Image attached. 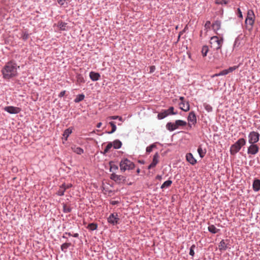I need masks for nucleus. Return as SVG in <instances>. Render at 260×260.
<instances>
[{
	"label": "nucleus",
	"mask_w": 260,
	"mask_h": 260,
	"mask_svg": "<svg viewBox=\"0 0 260 260\" xmlns=\"http://www.w3.org/2000/svg\"><path fill=\"white\" fill-rule=\"evenodd\" d=\"M19 67L13 61L8 62L3 69L2 72L5 79H10L17 74V69Z\"/></svg>",
	"instance_id": "1"
},
{
	"label": "nucleus",
	"mask_w": 260,
	"mask_h": 260,
	"mask_svg": "<svg viewBox=\"0 0 260 260\" xmlns=\"http://www.w3.org/2000/svg\"><path fill=\"white\" fill-rule=\"evenodd\" d=\"M245 144L246 141L244 138L239 139L235 143L231 146L230 148L231 154L233 155L236 154Z\"/></svg>",
	"instance_id": "2"
},
{
	"label": "nucleus",
	"mask_w": 260,
	"mask_h": 260,
	"mask_svg": "<svg viewBox=\"0 0 260 260\" xmlns=\"http://www.w3.org/2000/svg\"><path fill=\"white\" fill-rule=\"evenodd\" d=\"M223 40L222 37L217 36L212 37L210 40V46L214 49L218 50L221 48L223 44Z\"/></svg>",
	"instance_id": "3"
},
{
	"label": "nucleus",
	"mask_w": 260,
	"mask_h": 260,
	"mask_svg": "<svg viewBox=\"0 0 260 260\" xmlns=\"http://www.w3.org/2000/svg\"><path fill=\"white\" fill-rule=\"evenodd\" d=\"M134 168V164L127 158L123 159L120 161V168L122 171H125L127 170H132Z\"/></svg>",
	"instance_id": "4"
},
{
	"label": "nucleus",
	"mask_w": 260,
	"mask_h": 260,
	"mask_svg": "<svg viewBox=\"0 0 260 260\" xmlns=\"http://www.w3.org/2000/svg\"><path fill=\"white\" fill-rule=\"evenodd\" d=\"M259 134L255 131L250 132L248 136V142L249 144H256L259 140Z\"/></svg>",
	"instance_id": "5"
},
{
	"label": "nucleus",
	"mask_w": 260,
	"mask_h": 260,
	"mask_svg": "<svg viewBox=\"0 0 260 260\" xmlns=\"http://www.w3.org/2000/svg\"><path fill=\"white\" fill-rule=\"evenodd\" d=\"M255 15L253 10H249L247 11V17L245 20V23L247 25L252 26L254 22Z\"/></svg>",
	"instance_id": "6"
},
{
	"label": "nucleus",
	"mask_w": 260,
	"mask_h": 260,
	"mask_svg": "<svg viewBox=\"0 0 260 260\" xmlns=\"http://www.w3.org/2000/svg\"><path fill=\"white\" fill-rule=\"evenodd\" d=\"M259 146L256 144H250L247 149V153L249 154L255 155L259 151Z\"/></svg>",
	"instance_id": "7"
},
{
	"label": "nucleus",
	"mask_w": 260,
	"mask_h": 260,
	"mask_svg": "<svg viewBox=\"0 0 260 260\" xmlns=\"http://www.w3.org/2000/svg\"><path fill=\"white\" fill-rule=\"evenodd\" d=\"M4 110L10 114H18L21 111V109L16 107L7 106L4 108Z\"/></svg>",
	"instance_id": "8"
},
{
	"label": "nucleus",
	"mask_w": 260,
	"mask_h": 260,
	"mask_svg": "<svg viewBox=\"0 0 260 260\" xmlns=\"http://www.w3.org/2000/svg\"><path fill=\"white\" fill-rule=\"evenodd\" d=\"M119 220V218L117 213H112L108 218V222L113 225L117 224Z\"/></svg>",
	"instance_id": "9"
},
{
	"label": "nucleus",
	"mask_w": 260,
	"mask_h": 260,
	"mask_svg": "<svg viewBox=\"0 0 260 260\" xmlns=\"http://www.w3.org/2000/svg\"><path fill=\"white\" fill-rule=\"evenodd\" d=\"M159 155L158 153H156L153 158L152 162L148 166V169H151L156 166V165L158 164L159 161Z\"/></svg>",
	"instance_id": "10"
},
{
	"label": "nucleus",
	"mask_w": 260,
	"mask_h": 260,
	"mask_svg": "<svg viewBox=\"0 0 260 260\" xmlns=\"http://www.w3.org/2000/svg\"><path fill=\"white\" fill-rule=\"evenodd\" d=\"M111 179L118 183H121L124 180V177L113 173L111 175Z\"/></svg>",
	"instance_id": "11"
},
{
	"label": "nucleus",
	"mask_w": 260,
	"mask_h": 260,
	"mask_svg": "<svg viewBox=\"0 0 260 260\" xmlns=\"http://www.w3.org/2000/svg\"><path fill=\"white\" fill-rule=\"evenodd\" d=\"M187 119L189 122L191 123L192 124H194L197 122L196 116L194 112L192 111L189 113Z\"/></svg>",
	"instance_id": "12"
},
{
	"label": "nucleus",
	"mask_w": 260,
	"mask_h": 260,
	"mask_svg": "<svg viewBox=\"0 0 260 260\" xmlns=\"http://www.w3.org/2000/svg\"><path fill=\"white\" fill-rule=\"evenodd\" d=\"M186 158L187 161L192 165H194L197 163V160L194 158L192 154L190 153L186 154Z\"/></svg>",
	"instance_id": "13"
},
{
	"label": "nucleus",
	"mask_w": 260,
	"mask_h": 260,
	"mask_svg": "<svg viewBox=\"0 0 260 260\" xmlns=\"http://www.w3.org/2000/svg\"><path fill=\"white\" fill-rule=\"evenodd\" d=\"M227 241L222 240L218 245V248L220 251H224L228 248V243L226 242Z\"/></svg>",
	"instance_id": "14"
},
{
	"label": "nucleus",
	"mask_w": 260,
	"mask_h": 260,
	"mask_svg": "<svg viewBox=\"0 0 260 260\" xmlns=\"http://www.w3.org/2000/svg\"><path fill=\"white\" fill-rule=\"evenodd\" d=\"M180 109L184 111H188L189 110V105L188 102L186 103L184 102H181L180 104Z\"/></svg>",
	"instance_id": "15"
},
{
	"label": "nucleus",
	"mask_w": 260,
	"mask_h": 260,
	"mask_svg": "<svg viewBox=\"0 0 260 260\" xmlns=\"http://www.w3.org/2000/svg\"><path fill=\"white\" fill-rule=\"evenodd\" d=\"M166 128H167L168 130L171 132L173 131L176 129L178 128L175 122H168L166 125Z\"/></svg>",
	"instance_id": "16"
},
{
	"label": "nucleus",
	"mask_w": 260,
	"mask_h": 260,
	"mask_svg": "<svg viewBox=\"0 0 260 260\" xmlns=\"http://www.w3.org/2000/svg\"><path fill=\"white\" fill-rule=\"evenodd\" d=\"M89 77L92 81H97L100 78V75L98 73L91 72L89 74Z\"/></svg>",
	"instance_id": "17"
},
{
	"label": "nucleus",
	"mask_w": 260,
	"mask_h": 260,
	"mask_svg": "<svg viewBox=\"0 0 260 260\" xmlns=\"http://www.w3.org/2000/svg\"><path fill=\"white\" fill-rule=\"evenodd\" d=\"M253 189L254 191H257L260 189V180L255 179L253 183Z\"/></svg>",
	"instance_id": "18"
},
{
	"label": "nucleus",
	"mask_w": 260,
	"mask_h": 260,
	"mask_svg": "<svg viewBox=\"0 0 260 260\" xmlns=\"http://www.w3.org/2000/svg\"><path fill=\"white\" fill-rule=\"evenodd\" d=\"M212 28L215 31H217L220 28L221 26V23L219 21H216L214 23H213L212 25Z\"/></svg>",
	"instance_id": "19"
},
{
	"label": "nucleus",
	"mask_w": 260,
	"mask_h": 260,
	"mask_svg": "<svg viewBox=\"0 0 260 260\" xmlns=\"http://www.w3.org/2000/svg\"><path fill=\"white\" fill-rule=\"evenodd\" d=\"M72 150L76 153L78 154H81L83 153L84 150L83 149L79 147H77L76 146H72L71 147Z\"/></svg>",
	"instance_id": "20"
},
{
	"label": "nucleus",
	"mask_w": 260,
	"mask_h": 260,
	"mask_svg": "<svg viewBox=\"0 0 260 260\" xmlns=\"http://www.w3.org/2000/svg\"><path fill=\"white\" fill-rule=\"evenodd\" d=\"M168 115V111L164 110L162 112L158 114L157 117L159 119H162L167 117Z\"/></svg>",
	"instance_id": "21"
},
{
	"label": "nucleus",
	"mask_w": 260,
	"mask_h": 260,
	"mask_svg": "<svg viewBox=\"0 0 260 260\" xmlns=\"http://www.w3.org/2000/svg\"><path fill=\"white\" fill-rule=\"evenodd\" d=\"M112 144L115 149H119L121 147L122 143L119 140H116L113 142Z\"/></svg>",
	"instance_id": "22"
},
{
	"label": "nucleus",
	"mask_w": 260,
	"mask_h": 260,
	"mask_svg": "<svg viewBox=\"0 0 260 260\" xmlns=\"http://www.w3.org/2000/svg\"><path fill=\"white\" fill-rule=\"evenodd\" d=\"M208 230L213 234L217 233L219 230L217 229L214 225H210L208 226Z\"/></svg>",
	"instance_id": "23"
},
{
	"label": "nucleus",
	"mask_w": 260,
	"mask_h": 260,
	"mask_svg": "<svg viewBox=\"0 0 260 260\" xmlns=\"http://www.w3.org/2000/svg\"><path fill=\"white\" fill-rule=\"evenodd\" d=\"M67 23L62 21H59L58 23V27L61 30H65L66 29Z\"/></svg>",
	"instance_id": "24"
},
{
	"label": "nucleus",
	"mask_w": 260,
	"mask_h": 260,
	"mask_svg": "<svg viewBox=\"0 0 260 260\" xmlns=\"http://www.w3.org/2000/svg\"><path fill=\"white\" fill-rule=\"evenodd\" d=\"M72 133V128H67L64 131L63 136L65 137L66 140H67L68 137Z\"/></svg>",
	"instance_id": "25"
},
{
	"label": "nucleus",
	"mask_w": 260,
	"mask_h": 260,
	"mask_svg": "<svg viewBox=\"0 0 260 260\" xmlns=\"http://www.w3.org/2000/svg\"><path fill=\"white\" fill-rule=\"evenodd\" d=\"M175 123L178 128L179 127V126H185L187 124L186 121H184L182 120H176Z\"/></svg>",
	"instance_id": "26"
},
{
	"label": "nucleus",
	"mask_w": 260,
	"mask_h": 260,
	"mask_svg": "<svg viewBox=\"0 0 260 260\" xmlns=\"http://www.w3.org/2000/svg\"><path fill=\"white\" fill-rule=\"evenodd\" d=\"M209 49L207 45L203 46L202 49V54L203 57H205L207 55V53L208 52Z\"/></svg>",
	"instance_id": "27"
},
{
	"label": "nucleus",
	"mask_w": 260,
	"mask_h": 260,
	"mask_svg": "<svg viewBox=\"0 0 260 260\" xmlns=\"http://www.w3.org/2000/svg\"><path fill=\"white\" fill-rule=\"evenodd\" d=\"M66 188L62 184L61 186H60L59 190H58L57 194L59 196H62L64 194V192L66 191Z\"/></svg>",
	"instance_id": "28"
},
{
	"label": "nucleus",
	"mask_w": 260,
	"mask_h": 260,
	"mask_svg": "<svg viewBox=\"0 0 260 260\" xmlns=\"http://www.w3.org/2000/svg\"><path fill=\"white\" fill-rule=\"evenodd\" d=\"M84 97H85V96L83 94H79L76 96V98L74 100V102L75 103H79V102L82 101V100H83L84 99Z\"/></svg>",
	"instance_id": "29"
},
{
	"label": "nucleus",
	"mask_w": 260,
	"mask_h": 260,
	"mask_svg": "<svg viewBox=\"0 0 260 260\" xmlns=\"http://www.w3.org/2000/svg\"><path fill=\"white\" fill-rule=\"evenodd\" d=\"M71 245V243H64L61 246V249L62 251L66 252V250Z\"/></svg>",
	"instance_id": "30"
},
{
	"label": "nucleus",
	"mask_w": 260,
	"mask_h": 260,
	"mask_svg": "<svg viewBox=\"0 0 260 260\" xmlns=\"http://www.w3.org/2000/svg\"><path fill=\"white\" fill-rule=\"evenodd\" d=\"M198 152L201 158H203L205 156L206 153V151L202 149L201 146H199L198 147Z\"/></svg>",
	"instance_id": "31"
},
{
	"label": "nucleus",
	"mask_w": 260,
	"mask_h": 260,
	"mask_svg": "<svg viewBox=\"0 0 260 260\" xmlns=\"http://www.w3.org/2000/svg\"><path fill=\"white\" fill-rule=\"evenodd\" d=\"M172 181L171 180H167L166 181H165L161 186V189H163V188H166V187H169L170 186H171V185L172 184Z\"/></svg>",
	"instance_id": "32"
},
{
	"label": "nucleus",
	"mask_w": 260,
	"mask_h": 260,
	"mask_svg": "<svg viewBox=\"0 0 260 260\" xmlns=\"http://www.w3.org/2000/svg\"><path fill=\"white\" fill-rule=\"evenodd\" d=\"M76 78H77V82L79 84H80L81 83H84L85 82L84 78L82 77V75H81L80 74H78L77 75Z\"/></svg>",
	"instance_id": "33"
},
{
	"label": "nucleus",
	"mask_w": 260,
	"mask_h": 260,
	"mask_svg": "<svg viewBox=\"0 0 260 260\" xmlns=\"http://www.w3.org/2000/svg\"><path fill=\"white\" fill-rule=\"evenodd\" d=\"M109 124H110V125L112 127V130L111 132H108V133L110 134L113 133L114 132H115L116 131V126L115 123L113 121L110 122Z\"/></svg>",
	"instance_id": "34"
},
{
	"label": "nucleus",
	"mask_w": 260,
	"mask_h": 260,
	"mask_svg": "<svg viewBox=\"0 0 260 260\" xmlns=\"http://www.w3.org/2000/svg\"><path fill=\"white\" fill-rule=\"evenodd\" d=\"M97 228V224L94 223H89L87 226V229L89 230L93 231Z\"/></svg>",
	"instance_id": "35"
},
{
	"label": "nucleus",
	"mask_w": 260,
	"mask_h": 260,
	"mask_svg": "<svg viewBox=\"0 0 260 260\" xmlns=\"http://www.w3.org/2000/svg\"><path fill=\"white\" fill-rule=\"evenodd\" d=\"M156 147V146L155 144H151V145L146 148V152L148 153L151 152L152 151V149L154 148H155Z\"/></svg>",
	"instance_id": "36"
},
{
	"label": "nucleus",
	"mask_w": 260,
	"mask_h": 260,
	"mask_svg": "<svg viewBox=\"0 0 260 260\" xmlns=\"http://www.w3.org/2000/svg\"><path fill=\"white\" fill-rule=\"evenodd\" d=\"M63 210L64 213H70L71 211V208L66 204L63 205Z\"/></svg>",
	"instance_id": "37"
},
{
	"label": "nucleus",
	"mask_w": 260,
	"mask_h": 260,
	"mask_svg": "<svg viewBox=\"0 0 260 260\" xmlns=\"http://www.w3.org/2000/svg\"><path fill=\"white\" fill-rule=\"evenodd\" d=\"M112 146H113L112 143H108V144L107 145V146L106 147V148L104 150V153L105 154V153H107L110 150V149L112 148Z\"/></svg>",
	"instance_id": "38"
},
{
	"label": "nucleus",
	"mask_w": 260,
	"mask_h": 260,
	"mask_svg": "<svg viewBox=\"0 0 260 260\" xmlns=\"http://www.w3.org/2000/svg\"><path fill=\"white\" fill-rule=\"evenodd\" d=\"M228 74V71L227 69H226V70H224L221 71L219 73L216 74L215 76H222V75H227Z\"/></svg>",
	"instance_id": "39"
},
{
	"label": "nucleus",
	"mask_w": 260,
	"mask_h": 260,
	"mask_svg": "<svg viewBox=\"0 0 260 260\" xmlns=\"http://www.w3.org/2000/svg\"><path fill=\"white\" fill-rule=\"evenodd\" d=\"M216 3L217 4H220V5H226L228 4V1L226 0H216Z\"/></svg>",
	"instance_id": "40"
},
{
	"label": "nucleus",
	"mask_w": 260,
	"mask_h": 260,
	"mask_svg": "<svg viewBox=\"0 0 260 260\" xmlns=\"http://www.w3.org/2000/svg\"><path fill=\"white\" fill-rule=\"evenodd\" d=\"M110 164V170L111 172L114 171L118 170V168L117 166L114 165V164L112 165V164H111V163Z\"/></svg>",
	"instance_id": "41"
},
{
	"label": "nucleus",
	"mask_w": 260,
	"mask_h": 260,
	"mask_svg": "<svg viewBox=\"0 0 260 260\" xmlns=\"http://www.w3.org/2000/svg\"><path fill=\"white\" fill-rule=\"evenodd\" d=\"M204 107L205 109L208 111V112H211L212 110V107L207 104H204Z\"/></svg>",
	"instance_id": "42"
},
{
	"label": "nucleus",
	"mask_w": 260,
	"mask_h": 260,
	"mask_svg": "<svg viewBox=\"0 0 260 260\" xmlns=\"http://www.w3.org/2000/svg\"><path fill=\"white\" fill-rule=\"evenodd\" d=\"M196 247V246L195 245H192L190 248V250H189V254L191 256H193L194 254V248Z\"/></svg>",
	"instance_id": "43"
},
{
	"label": "nucleus",
	"mask_w": 260,
	"mask_h": 260,
	"mask_svg": "<svg viewBox=\"0 0 260 260\" xmlns=\"http://www.w3.org/2000/svg\"><path fill=\"white\" fill-rule=\"evenodd\" d=\"M166 111H168V113H169V114H172V115H175L176 114V113H174V108L173 107H170L168 110H167Z\"/></svg>",
	"instance_id": "44"
},
{
	"label": "nucleus",
	"mask_w": 260,
	"mask_h": 260,
	"mask_svg": "<svg viewBox=\"0 0 260 260\" xmlns=\"http://www.w3.org/2000/svg\"><path fill=\"white\" fill-rule=\"evenodd\" d=\"M29 35L27 33L24 32H23L21 36V38L23 40H26L28 38Z\"/></svg>",
	"instance_id": "45"
},
{
	"label": "nucleus",
	"mask_w": 260,
	"mask_h": 260,
	"mask_svg": "<svg viewBox=\"0 0 260 260\" xmlns=\"http://www.w3.org/2000/svg\"><path fill=\"white\" fill-rule=\"evenodd\" d=\"M117 118H118L120 121L122 120V118L121 117H119L118 116H112L107 118L108 119H116Z\"/></svg>",
	"instance_id": "46"
},
{
	"label": "nucleus",
	"mask_w": 260,
	"mask_h": 260,
	"mask_svg": "<svg viewBox=\"0 0 260 260\" xmlns=\"http://www.w3.org/2000/svg\"><path fill=\"white\" fill-rule=\"evenodd\" d=\"M237 68H238L237 66H234V67H230L228 69H227V70L228 71V74L233 72L234 70H235Z\"/></svg>",
	"instance_id": "47"
},
{
	"label": "nucleus",
	"mask_w": 260,
	"mask_h": 260,
	"mask_svg": "<svg viewBox=\"0 0 260 260\" xmlns=\"http://www.w3.org/2000/svg\"><path fill=\"white\" fill-rule=\"evenodd\" d=\"M211 22L210 21H207L205 24V28L206 29H209L210 28Z\"/></svg>",
	"instance_id": "48"
},
{
	"label": "nucleus",
	"mask_w": 260,
	"mask_h": 260,
	"mask_svg": "<svg viewBox=\"0 0 260 260\" xmlns=\"http://www.w3.org/2000/svg\"><path fill=\"white\" fill-rule=\"evenodd\" d=\"M62 185L64 187V188H66V189L71 187L72 186V185L71 184H63Z\"/></svg>",
	"instance_id": "49"
},
{
	"label": "nucleus",
	"mask_w": 260,
	"mask_h": 260,
	"mask_svg": "<svg viewBox=\"0 0 260 260\" xmlns=\"http://www.w3.org/2000/svg\"><path fill=\"white\" fill-rule=\"evenodd\" d=\"M155 70V67L154 66L150 67V73H152L154 72Z\"/></svg>",
	"instance_id": "50"
},
{
	"label": "nucleus",
	"mask_w": 260,
	"mask_h": 260,
	"mask_svg": "<svg viewBox=\"0 0 260 260\" xmlns=\"http://www.w3.org/2000/svg\"><path fill=\"white\" fill-rule=\"evenodd\" d=\"M66 1V0H57V2L60 5L62 6L64 4Z\"/></svg>",
	"instance_id": "51"
},
{
	"label": "nucleus",
	"mask_w": 260,
	"mask_h": 260,
	"mask_svg": "<svg viewBox=\"0 0 260 260\" xmlns=\"http://www.w3.org/2000/svg\"><path fill=\"white\" fill-rule=\"evenodd\" d=\"M66 93V91L64 90V91H62L61 92H60L59 94V97H62L64 96V95Z\"/></svg>",
	"instance_id": "52"
},
{
	"label": "nucleus",
	"mask_w": 260,
	"mask_h": 260,
	"mask_svg": "<svg viewBox=\"0 0 260 260\" xmlns=\"http://www.w3.org/2000/svg\"><path fill=\"white\" fill-rule=\"evenodd\" d=\"M238 12L239 17L240 18H242V12L241 11V10L239 8L238 9Z\"/></svg>",
	"instance_id": "53"
},
{
	"label": "nucleus",
	"mask_w": 260,
	"mask_h": 260,
	"mask_svg": "<svg viewBox=\"0 0 260 260\" xmlns=\"http://www.w3.org/2000/svg\"><path fill=\"white\" fill-rule=\"evenodd\" d=\"M102 125V122H99V123H98L97 124L96 127H98V128H100L101 126Z\"/></svg>",
	"instance_id": "54"
},
{
	"label": "nucleus",
	"mask_w": 260,
	"mask_h": 260,
	"mask_svg": "<svg viewBox=\"0 0 260 260\" xmlns=\"http://www.w3.org/2000/svg\"><path fill=\"white\" fill-rule=\"evenodd\" d=\"M179 99L181 100V102H184V97L180 96Z\"/></svg>",
	"instance_id": "55"
},
{
	"label": "nucleus",
	"mask_w": 260,
	"mask_h": 260,
	"mask_svg": "<svg viewBox=\"0 0 260 260\" xmlns=\"http://www.w3.org/2000/svg\"><path fill=\"white\" fill-rule=\"evenodd\" d=\"M73 236L74 237L77 238V237H78V236H79V234H78V233H75V234H74V235H73Z\"/></svg>",
	"instance_id": "56"
},
{
	"label": "nucleus",
	"mask_w": 260,
	"mask_h": 260,
	"mask_svg": "<svg viewBox=\"0 0 260 260\" xmlns=\"http://www.w3.org/2000/svg\"><path fill=\"white\" fill-rule=\"evenodd\" d=\"M65 234H66V235H69V236H73V235H72V234H71V233H67V232H66V233H65Z\"/></svg>",
	"instance_id": "57"
},
{
	"label": "nucleus",
	"mask_w": 260,
	"mask_h": 260,
	"mask_svg": "<svg viewBox=\"0 0 260 260\" xmlns=\"http://www.w3.org/2000/svg\"><path fill=\"white\" fill-rule=\"evenodd\" d=\"M65 235H66V234H65V233H64V234H63V236H62V238H66V236H65Z\"/></svg>",
	"instance_id": "58"
},
{
	"label": "nucleus",
	"mask_w": 260,
	"mask_h": 260,
	"mask_svg": "<svg viewBox=\"0 0 260 260\" xmlns=\"http://www.w3.org/2000/svg\"><path fill=\"white\" fill-rule=\"evenodd\" d=\"M137 172L138 173H139L140 172V169H138L137 170Z\"/></svg>",
	"instance_id": "59"
},
{
	"label": "nucleus",
	"mask_w": 260,
	"mask_h": 260,
	"mask_svg": "<svg viewBox=\"0 0 260 260\" xmlns=\"http://www.w3.org/2000/svg\"><path fill=\"white\" fill-rule=\"evenodd\" d=\"M112 204L114 205L115 204V202L112 203Z\"/></svg>",
	"instance_id": "60"
}]
</instances>
